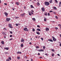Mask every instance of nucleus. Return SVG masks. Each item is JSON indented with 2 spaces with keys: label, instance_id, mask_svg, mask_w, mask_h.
I'll list each match as a JSON object with an SVG mask.
<instances>
[{
  "label": "nucleus",
  "instance_id": "nucleus-1",
  "mask_svg": "<svg viewBox=\"0 0 61 61\" xmlns=\"http://www.w3.org/2000/svg\"><path fill=\"white\" fill-rule=\"evenodd\" d=\"M44 5H45L48 6L50 5L49 3L48 2L46 1L44 3Z\"/></svg>",
  "mask_w": 61,
  "mask_h": 61
},
{
  "label": "nucleus",
  "instance_id": "nucleus-2",
  "mask_svg": "<svg viewBox=\"0 0 61 61\" xmlns=\"http://www.w3.org/2000/svg\"><path fill=\"white\" fill-rule=\"evenodd\" d=\"M52 38H53V41L55 42V41H56V39L55 38V37H54L53 36H52Z\"/></svg>",
  "mask_w": 61,
  "mask_h": 61
},
{
  "label": "nucleus",
  "instance_id": "nucleus-3",
  "mask_svg": "<svg viewBox=\"0 0 61 61\" xmlns=\"http://www.w3.org/2000/svg\"><path fill=\"white\" fill-rule=\"evenodd\" d=\"M27 28H25L24 29V30L25 31H28L29 30H27Z\"/></svg>",
  "mask_w": 61,
  "mask_h": 61
},
{
  "label": "nucleus",
  "instance_id": "nucleus-4",
  "mask_svg": "<svg viewBox=\"0 0 61 61\" xmlns=\"http://www.w3.org/2000/svg\"><path fill=\"white\" fill-rule=\"evenodd\" d=\"M6 21H7V22H9L10 20H11V19L10 18H7L6 19Z\"/></svg>",
  "mask_w": 61,
  "mask_h": 61
},
{
  "label": "nucleus",
  "instance_id": "nucleus-5",
  "mask_svg": "<svg viewBox=\"0 0 61 61\" xmlns=\"http://www.w3.org/2000/svg\"><path fill=\"white\" fill-rule=\"evenodd\" d=\"M9 27L10 28H12L13 27L12 26V25L10 24H9Z\"/></svg>",
  "mask_w": 61,
  "mask_h": 61
},
{
  "label": "nucleus",
  "instance_id": "nucleus-6",
  "mask_svg": "<svg viewBox=\"0 0 61 61\" xmlns=\"http://www.w3.org/2000/svg\"><path fill=\"white\" fill-rule=\"evenodd\" d=\"M38 51H39V52H43L44 51V50L43 49H40V50H38Z\"/></svg>",
  "mask_w": 61,
  "mask_h": 61
},
{
  "label": "nucleus",
  "instance_id": "nucleus-7",
  "mask_svg": "<svg viewBox=\"0 0 61 61\" xmlns=\"http://www.w3.org/2000/svg\"><path fill=\"white\" fill-rule=\"evenodd\" d=\"M16 54H22V53L21 52L18 51L16 52Z\"/></svg>",
  "mask_w": 61,
  "mask_h": 61
},
{
  "label": "nucleus",
  "instance_id": "nucleus-8",
  "mask_svg": "<svg viewBox=\"0 0 61 61\" xmlns=\"http://www.w3.org/2000/svg\"><path fill=\"white\" fill-rule=\"evenodd\" d=\"M41 10L42 11H43V12H44V11H45V9L44 7H42L41 8Z\"/></svg>",
  "mask_w": 61,
  "mask_h": 61
},
{
  "label": "nucleus",
  "instance_id": "nucleus-9",
  "mask_svg": "<svg viewBox=\"0 0 61 61\" xmlns=\"http://www.w3.org/2000/svg\"><path fill=\"white\" fill-rule=\"evenodd\" d=\"M4 14L6 16H7L8 15V13L6 12Z\"/></svg>",
  "mask_w": 61,
  "mask_h": 61
},
{
  "label": "nucleus",
  "instance_id": "nucleus-10",
  "mask_svg": "<svg viewBox=\"0 0 61 61\" xmlns=\"http://www.w3.org/2000/svg\"><path fill=\"white\" fill-rule=\"evenodd\" d=\"M48 41H50V42H53V41L52 40H51V39H48Z\"/></svg>",
  "mask_w": 61,
  "mask_h": 61
},
{
  "label": "nucleus",
  "instance_id": "nucleus-11",
  "mask_svg": "<svg viewBox=\"0 0 61 61\" xmlns=\"http://www.w3.org/2000/svg\"><path fill=\"white\" fill-rule=\"evenodd\" d=\"M4 49H5V50H9V48L8 47H5L4 48Z\"/></svg>",
  "mask_w": 61,
  "mask_h": 61
},
{
  "label": "nucleus",
  "instance_id": "nucleus-12",
  "mask_svg": "<svg viewBox=\"0 0 61 61\" xmlns=\"http://www.w3.org/2000/svg\"><path fill=\"white\" fill-rule=\"evenodd\" d=\"M25 41V40L23 39H22L21 40V42H24Z\"/></svg>",
  "mask_w": 61,
  "mask_h": 61
},
{
  "label": "nucleus",
  "instance_id": "nucleus-13",
  "mask_svg": "<svg viewBox=\"0 0 61 61\" xmlns=\"http://www.w3.org/2000/svg\"><path fill=\"white\" fill-rule=\"evenodd\" d=\"M49 30V28H46V31H48Z\"/></svg>",
  "mask_w": 61,
  "mask_h": 61
},
{
  "label": "nucleus",
  "instance_id": "nucleus-14",
  "mask_svg": "<svg viewBox=\"0 0 61 61\" xmlns=\"http://www.w3.org/2000/svg\"><path fill=\"white\" fill-rule=\"evenodd\" d=\"M25 15V14L23 13L22 14H21L20 15V16H21L23 17Z\"/></svg>",
  "mask_w": 61,
  "mask_h": 61
},
{
  "label": "nucleus",
  "instance_id": "nucleus-15",
  "mask_svg": "<svg viewBox=\"0 0 61 61\" xmlns=\"http://www.w3.org/2000/svg\"><path fill=\"white\" fill-rule=\"evenodd\" d=\"M36 30L38 31H41V30L39 28H38Z\"/></svg>",
  "mask_w": 61,
  "mask_h": 61
},
{
  "label": "nucleus",
  "instance_id": "nucleus-16",
  "mask_svg": "<svg viewBox=\"0 0 61 61\" xmlns=\"http://www.w3.org/2000/svg\"><path fill=\"white\" fill-rule=\"evenodd\" d=\"M17 58L18 60H19L20 59V57L19 56H18L17 57Z\"/></svg>",
  "mask_w": 61,
  "mask_h": 61
},
{
  "label": "nucleus",
  "instance_id": "nucleus-17",
  "mask_svg": "<svg viewBox=\"0 0 61 61\" xmlns=\"http://www.w3.org/2000/svg\"><path fill=\"white\" fill-rule=\"evenodd\" d=\"M36 34H37L38 35H40V34L39 32H38V31H37L36 32Z\"/></svg>",
  "mask_w": 61,
  "mask_h": 61
},
{
  "label": "nucleus",
  "instance_id": "nucleus-18",
  "mask_svg": "<svg viewBox=\"0 0 61 61\" xmlns=\"http://www.w3.org/2000/svg\"><path fill=\"white\" fill-rule=\"evenodd\" d=\"M16 4L17 5H19V3L18 2H16Z\"/></svg>",
  "mask_w": 61,
  "mask_h": 61
},
{
  "label": "nucleus",
  "instance_id": "nucleus-19",
  "mask_svg": "<svg viewBox=\"0 0 61 61\" xmlns=\"http://www.w3.org/2000/svg\"><path fill=\"white\" fill-rule=\"evenodd\" d=\"M28 13H29V15H31V12H30L29 11H28Z\"/></svg>",
  "mask_w": 61,
  "mask_h": 61
},
{
  "label": "nucleus",
  "instance_id": "nucleus-20",
  "mask_svg": "<svg viewBox=\"0 0 61 61\" xmlns=\"http://www.w3.org/2000/svg\"><path fill=\"white\" fill-rule=\"evenodd\" d=\"M1 44H2V45H4V41H2Z\"/></svg>",
  "mask_w": 61,
  "mask_h": 61
},
{
  "label": "nucleus",
  "instance_id": "nucleus-21",
  "mask_svg": "<svg viewBox=\"0 0 61 61\" xmlns=\"http://www.w3.org/2000/svg\"><path fill=\"white\" fill-rule=\"evenodd\" d=\"M44 20L45 22H46V19L45 17H44Z\"/></svg>",
  "mask_w": 61,
  "mask_h": 61
},
{
  "label": "nucleus",
  "instance_id": "nucleus-22",
  "mask_svg": "<svg viewBox=\"0 0 61 61\" xmlns=\"http://www.w3.org/2000/svg\"><path fill=\"white\" fill-rule=\"evenodd\" d=\"M36 47L37 49H38L39 48V47L38 46H37Z\"/></svg>",
  "mask_w": 61,
  "mask_h": 61
},
{
  "label": "nucleus",
  "instance_id": "nucleus-23",
  "mask_svg": "<svg viewBox=\"0 0 61 61\" xmlns=\"http://www.w3.org/2000/svg\"><path fill=\"white\" fill-rule=\"evenodd\" d=\"M49 2L50 3H51V4L52 3V0H51L49 1Z\"/></svg>",
  "mask_w": 61,
  "mask_h": 61
},
{
  "label": "nucleus",
  "instance_id": "nucleus-24",
  "mask_svg": "<svg viewBox=\"0 0 61 61\" xmlns=\"http://www.w3.org/2000/svg\"><path fill=\"white\" fill-rule=\"evenodd\" d=\"M37 5H40V3H39V2H38L37 3Z\"/></svg>",
  "mask_w": 61,
  "mask_h": 61
},
{
  "label": "nucleus",
  "instance_id": "nucleus-25",
  "mask_svg": "<svg viewBox=\"0 0 61 61\" xmlns=\"http://www.w3.org/2000/svg\"><path fill=\"white\" fill-rule=\"evenodd\" d=\"M30 7L31 8H34V6H33L32 5H30Z\"/></svg>",
  "mask_w": 61,
  "mask_h": 61
},
{
  "label": "nucleus",
  "instance_id": "nucleus-26",
  "mask_svg": "<svg viewBox=\"0 0 61 61\" xmlns=\"http://www.w3.org/2000/svg\"><path fill=\"white\" fill-rule=\"evenodd\" d=\"M8 58L10 60H11V58L10 56Z\"/></svg>",
  "mask_w": 61,
  "mask_h": 61
},
{
  "label": "nucleus",
  "instance_id": "nucleus-27",
  "mask_svg": "<svg viewBox=\"0 0 61 61\" xmlns=\"http://www.w3.org/2000/svg\"><path fill=\"white\" fill-rule=\"evenodd\" d=\"M53 8L54 9H55V10H56L57 9L56 8V7H53Z\"/></svg>",
  "mask_w": 61,
  "mask_h": 61
},
{
  "label": "nucleus",
  "instance_id": "nucleus-28",
  "mask_svg": "<svg viewBox=\"0 0 61 61\" xmlns=\"http://www.w3.org/2000/svg\"><path fill=\"white\" fill-rule=\"evenodd\" d=\"M32 20H34V21H36V19L34 18H33L32 19Z\"/></svg>",
  "mask_w": 61,
  "mask_h": 61
},
{
  "label": "nucleus",
  "instance_id": "nucleus-29",
  "mask_svg": "<svg viewBox=\"0 0 61 61\" xmlns=\"http://www.w3.org/2000/svg\"><path fill=\"white\" fill-rule=\"evenodd\" d=\"M55 18L56 19H58V17H57V16H55Z\"/></svg>",
  "mask_w": 61,
  "mask_h": 61
},
{
  "label": "nucleus",
  "instance_id": "nucleus-30",
  "mask_svg": "<svg viewBox=\"0 0 61 61\" xmlns=\"http://www.w3.org/2000/svg\"><path fill=\"white\" fill-rule=\"evenodd\" d=\"M23 46H24V45L23 44H21V47H23Z\"/></svg>",
  "mask_w": 61,
  "mask_h": 61
},
{
  "label": "nucleus",
  "instance_id": "nucleus-31",
  "mask_svg": "<svg viewBox=\"0 0 61 61\" xmlns=\"http://www.w3.org/2000/svg\"><path fill=\"white\" fill-rule=\"evenodd\" d=\"M52 13L54 14H56V13L55 12L53 11Z\"/></svg>",
  "mask_w": 61,
  "mask_h": 61
},
{
  "label": "nucleus",
  "instance_id": "nucleus-32",
  "mask_svg": "<svg viewBox=\"0 0 61 61\" xmlns=\"http://www.w3.org/2000/svg\"><path fill=\"white\" fill-rule=\"evenodd\" d=\"M32 31H34V32H35V29L33 28L32 29Z\"/></svg>",
  "mask_w": 61,
  "mask_h": 61
},
{
  "label": "nucleus",
  "instance_id": "nucleus-33",
  "mask_svg": "<svg viewBox=\"0 0 61 61\" xmlns=\"http://www.w3.org/2000/svg\"><path fill=\"white\" fill-rule=\"evenodd\" d=\"M51 50L52 51H53V52H54L55 51V50H54V49H51Z\"/></svg>",
  "mask_w": 61,
  "mask_h": 61
},
{
  "label": "nucleus",
  "instance_id": "nucleus-34",
  "mask_svg": "<svg viewBox=\"0 0 61 61\" xmlns=\"http://www.w3.org/2000/svg\"><path fill=\"white\" fill-rule=\"evenodd\" d=\"M43 49H45V48H46L45 46H43Z\"/></svg>",
  "mask_w": 61,
  "mask_h": 61
},
{
  "label": "nucleus",
  "instance_id": "nucleus-35",
  "mask_svg": "<svg viewBox=\"0 0 61 61\" xmlns=\"http://www.w3.org/2000/svg\"><path fill=\"white\" fill-rule=\"evenodd\" d=\"M2 34H3V35H5V32H2Z\"/></svg>",
  "mask_w": 61,
  "mask_h": 61
},
{
  "label": "nucleus",
  "instance_id": "nucleus-36",
  "mask_svg": "<svg viewBox=\"0 0 61 61\" xmlns=\"http://www.w3.org/2000/svg\"><path fill=\"white\" fill-rule=\"evenodd\" d=\"M54 56V53H52V56Z\"/></svg>",
  "mask_w": 61,
  "mask_h": 61
},
{
  "label": "nucleus",
  "instance_id": "nucleus-37",
  "mask_svg": "<svg viewBox=\"0 0 61 61\" xmlns=\"http://www.w3.org/2000/svg\"><path fill=\"white\" fill-rule=\"evenodd\" d=\"M48 16H50V13H48Z\"/></svg>",
  "mask_w": 61,
  "mask_h": 61
},
{
  "label": "nucleus",
  "instance_id": "nucleus-38",
  "mask_svg": "<svg viewBox=\"0 0 61 61\" xmlns=\"http://www.w3.org/2000/svg\"><path fill=\"white\" fill-rule=\"evenodd\" d=\"M37 27L39 28L40 27V26H39V25H38L37 26Z\"/></svg>",
  "mask_w": 61,
  "mask_h": 61
},
{
  "label": "nucleus",
  "instance_id": "nucleus-39",
  "mask_svg": "<svg viewBox=\"0 0 61 61\" xmlns=\"http://www.w3.org/2000/svg\"><path fill=\"white\" fill-rule=\"evenodd\" d=\"M55 1L56 3H58V2L57 1V0H55Z\"/></svg>",
  "mask_w": 61,
  "mask_h": 61
},
{
  "label": "nucleus",
  "instance_id": "nucleus-40",
  "mask_svg": "<svg viewBox=\"0 0 61 61\" xmlns=\"http://www.w3.org/2000/svg\"><path fill=\"white\" fill-rule=\"evenodd\" d=\"M10 34H13V32H12V31H10Z\"/></svg>",
  "mask_w": 61,
  "mask_h": 61
},
{
  "label": "nucleus",
  "instance_id": "nucleus-41",
  "mask_svg": "<svg viewBox=\"0 0 61 61\" xmlns=\"http://www.w3.org/2000/svg\"><path fill=\"white\" fill-rule=\"evenodd\" d=\"M15 17L16 19H17L18 18H19V17Z\"/></svg>",
  "mask_w": 61,
  "mask_h": 61
},
{
  "label": "nucleus",
  "instance_id": "nucleus-42",
  "mask_svg": "<svg viewBox=\"0 0 61 61\" xmlns=\"http://www.w3.org/2000/svg\"><path fill=\"white\" fill-rule=\"evenodd\" d=\"M58 26H59L60 27H61V25L60 24H59L58 25Z\"/></svg>",
  "mask_w": 61,
  "mask_h": 61
},
{
  "label": "nucleus",
  "instance_id": "nucleus-43",
  "mask_svg": "<svg viewBox=\"0 0 61 61\" xmlns=\"http://www.w3.org/2000/svg\"><path fill=\"white\" fill-rule=\"evenodd\" d=\"M55 28L56 30H57V29H58V28H57V27H56Z\"/></svg>",
  "mask_w": 61,
  "mask_h": 61
},
{
  "label": "nucleus",
  "instance_id": "nucleus-44",
  "mask_svg": "<svg viewBox=\"0 0 61 61\" xmlns=\"http://www.w3.org/2000/svg\"><path fill=\"white\" fill-rule=\"evenodd\" d=\"M16 26H18V24H15Z\"/></svg>",
  "mask_w": 61,
  "mask_h": 61
},
{
  "label": "nucleus",
  "instance_id": "nucleus-45",
  "mask_svg": "<svg viewBox=\"0 0 61 61\" xmlns=\"http://www.w3.org/2000/svg\"><path fill=\"white\" fill-rule=\"evenodd\" d=\"M41 40H42V41H43V40H44V39H43V38H41Z\"/></svg>",
  "mask_w": 61,
  "mask_h": 61
},
{
  "label": "nucleus",
  "instance_id": "nucleus-46",
  "mask_svg": "<svg viewBox=\"0 0 61 61\" xmlns=\"http://www.w3.org/2000/svg\"><path fill=\"white\" fill-rule=\"evenodd\" d=\"M12 36H13L12 35H10V37H12Z\"/></svg>",
  "mask_w": 61,
  "mask_h": 61
},
{
  "label": "nucleus",
  "instance_id": "nucleus-47",
  "mask_svg": "<svg viewBox=\"0 0 61 61\" xmlns=\"http://www.w3.org/2000/svg\"><path fill=\"white\" fill-rule=\"evenodd\" d=\"M53 12V11L52 10H51L49 11L50 13H51V12Z\"/></svg>",
  "mask_w": 61,
  "mask_h": 61
},
{
  "label": "nucleus",
  "instance_id": "nucleus-48",
  "mask_svg": "<svg viewBox=\"0 0 61 61\" xmlns=\"http://www.w3.org/2000/svg\"><path fill=\"white\" fill-rule=\"evenodd\" d=\"M45 55H46V56H48V55H47V53L45 54Z\"/></svg>",
  "mask_w": 61,
  "mask_h": 61
},
{
  "label": "nucleus",
  "instance_id": "nucleus-49",
  "mask_svg": "<svg viewBox=\"0 0 61 61\" xmlns=\"http://www.w3.org/2000/svg\"><path fill=\"white\" fill-rule=\"evenodd\" d=\"M31 59V61H33V59Z\"/></svg>",
  "mask_w": 61,
  "mask_h": 61
},
{
  "label": "nucleus",
  "instance_id": "nucleus-50",
  "mask_svg": "<svg viewBox=\"0 0 61 61\" xmlns=\"http://www.w3.org/2000/svg\"><path fill=\"white\" fill-rule=\"evenodd\" d=\"M4 30H6V29L5 28H4Z\"/></svg>",
  "mask_w": 61,
  "mask_h": 61
},
{
  "label": "nucleus",
  "instance_id": "nucleus-51",
  "mask_svg": "<svg viewBox=\"0 0 61 61\" xmlns=\"http://www.w3.org/2000/svg\"><path fill=\"white\" fill-rule=\"evenodd\" d=\"M8 54V52H6L5 53V54L6 55V54Z\"/></svg>",
  "mask_w": 61,
  "mask_h": 61
},
{
  "label": "nucleus",
  "instance_id": "nucleus-52",
  "mask_svg": "<svg viewBox=\"0 0 61 61\" xmlns=\"http://www.w3.org/2000/svg\"><path fill=\"white\" fill-rule=\"evenodd\" d=\"M5 5H7V4L5 3L4 4Z\"/></svg>",
  "mask_w": 61,
  "mask_h": 61
},
{
  "label": "nucleus",
  "instance_id": "nucleus-53",
  "mask_svg": "<svg viewBox=\"0 0 61 61\" xmlns=\"http://www.w3.org/2000/svg\"><path fill=\"white\" fill-rule=\"evenodd\" d=\"M24 9H26V7H25V6H24Z\"/></svg>",
  "mask_w": 61,
  "mask_h": 61
},
{
  "label": "nucleus",
  "instance_id": "nucleus-54",
  "mask_svg": "<svg viewBox=\"0 0 61 61\" xmlns=\"http://www.w3.org/2000/svg\"><path fill=\"white\" fill-rule=\"evenodd\" d=\"M45 15H47V13L45 14Z\"/></svg>",
  "mask_w": 61,
  "mask_h": 61
},
{
  "label": "nucleus",
  "instance_id": "nucleus-55",
  "mask_svg": "<svg viewBox=\"0 0 61 61\" xmlns=\"http://www.w3.org/2000/svg\"><path fill=\"white\" fill-rule=\"evenodd\" d=\"M60 46L61 47V43L60 44Z\"/></svg>",
  "mask_w": 61,
  "mask_h": 61
},
{
  "label": "nucleus",
  "instance_id": "nucleus-56",
  "mask_svg": "<svg viewBox=\"0 0 61 61\" xmlns=\"http://www.w3.org/2000/svg\"><path fill=\"white\" fill-rule=\"evenodd\" d=\"M57 55L58 56H60V55H59V54H57Z\"/></svg>",
  "mask_w": 61,
  "mask_h": 61
},
{
  "label": "nucleus",
  "instance_id": "nucleus-57",
  "mask_svg": "<svg viewBox=\"0 0 61 61\" xmlns=\"http://www.w3.org/2000/svg\"><path fill=\"white\" fill-rule=\"evenodd\" d=\"M13 40V39L11 38L10 39V40Z\"/></svg>",
  "mask_w": 61,
  "mask_h": 61
},
{
  "label": "nucleus",
  "instance_id": "nucleus-58",
  "mask_svg": "<svg viewBox=\"0 0 61 61\" xmlns=\"http://www.w3.org/2000/svg\"><path fill=\"white\" fill-rule=\"evenodd\" d=\"M30 12H31V14H33V12H31V11Z\"/></svg>",
  "mask_w": 61,
  "mask_h": 61
},
{
  "label": "nucleus",
  "instance_id": "nucleus-59",
  "mask_svg": "<svg viewBox=\"0 0 61 61\" xmlns=\"http://www.w3.org/2000/svg\"><path fill=\"white\" fill-rule=\"evenodd\" d=\"M59 4L61 5V2H60L59 3Z\"/></svg>",
  "mask_w": 61,
  "mask_h": 61
},
{
  "label": "nucleus",
  "instance_id": "nucleus-60",
  "mask_svg": "<svg viewBox=\"0 0 61 61\" xmlns=\"http://www.w3.org/2000/svg\"><path fill=\"white\" fill-rule=\"evenodd\" d=\"M38 55H40V53H38Z\"/></svg>",
  "mask_w": 61,
  "mask_h": 61
},
{
  "label": "nucleus",
  "instance_id": "nucleus-61",
  "mask_svg": "<svg viewBox=\"0 0 61 61\" xmlns=\"http://www.w3.org/2000/svg\"><path fill=\"white\" fill-rule=\"evenodd\" d=\"M61 6V4L59 5V7H60Z\"/></svg>",
  "mask_w": 61,
  "mask_h": 61
},
{
  "label": "nucleus",
  "instance_id": "nucleus-62",
  "mask_svg": "<svg viewBox=\"0 0 61 61\" xmlns=\"http://www.w3.org/2000/svg\"><path fill=\"white\" fill-rule=\"evenodd\" d=\"M31 12H34V11H33V10H31Z\"/></svg>",
  "mask_w": 61,
  "mask_h": 61
},
{
  "label": "nucleus",
  "instance_id": "nucleus-63",
  "mask_svg": "<svg viewBox=\"0 0 61 61\" xmlns=\"http://www.w3.org/2000/svg\"><path fill=\"white\" fill-rule=\"evenodd\" d=\"M25 58H27V57L26 56H25Z\"/></svg>",
  "mask_w": 61,
  "mask_h": 61
},
{
  "label": "nucleus",
  "instance_id": "nucleus-64",
  "mask_svg": "<svg viewBox=\"0 0 61 61\" xmlns=\"http://www.w3.org/2000/svg\"><path fill=\"white\" fill-rule=\"evenodd\" d=\"M60 37L61 38V34L60 35Z\"/></svg>",
  "mask_w": 61,
  "mask_h": 61
}]
</instances>
